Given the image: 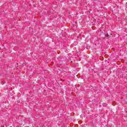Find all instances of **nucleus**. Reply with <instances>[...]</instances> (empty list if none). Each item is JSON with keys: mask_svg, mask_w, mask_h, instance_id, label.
Wrapping results in <instances>:
<instances>
[{"mask_svg": "<svg viewBox=\"0 0 127 127\" xmlns=\"http://www.w3.org/2000/svg\"><path fill=\"white\" fill-rule=\"evenodd\" d=\"M105 37H108V38H110V35H109V34H105Z\"/></svg>", "mask_w": 127, "mask_h": 127, "instance_id": "nucleus-1", "label": "nucleus"}, {"mask_svg": "<svg viewBox=\"0 0 127 127\" xmlns=\"http://www.w3.org/2000/svg\"><path fill=\"white\" fill-rule=\"evenodd\" d=\"M114 37V36L112 34H110L109 35V37Z\"/></svg>", "mask_w": 127, "mask_h": 127, "instance_id": "nucleus-2", "label": "nucleus"}]
</instances>
